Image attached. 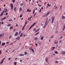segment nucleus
Wrapping results in <instances>:
<instances>
[{
	"label": "nucleus",
	"instance_id": "39448f33",
	"mask_svg": "<svg viewBox=\"0 0 65 65\" xmlns=\"http://www.w3.org/2000/svg\"><path fill=\"white\" fill-rule=\"evenodd\" d=\"M4 33H0V37L4 36Z\"/></svg>",
	"mask_w": 65,
	"mask_h": 65
},
{
	"label": "nucleus",
	"instance_id": "e433bc0d",
	"mask_svg": "<svg viewBox=\"0 0 65 65\" xmlns=\"http://www.w3.org/2000/svg\"><path fill=\"white\" fill-rule=\"evenodd\" d=\"M54 37V36H52L51 37H50V38H53Z\"/></svg>",
	"mask_w": 65,
	"mask_h": 65
},
{
	"label": "nucleus",
	"instance_id": "a211bd4d",
	"mask_svg": "<svg viewBox=\"0 0 65 65\" xmlns=\"http://www.w3.org/2000/svg\"><path fill=\"white\" fill-rule=\"evenodd\" d=\"M16 39L17 40H19V39H20V37H18L17 38H16Z\"/></svg>",
	"mask_w": 65,
	"mask_h": 65
},
{
	"label": "nucleus",
	"instance_id": "ddd939ff",
	"mask_svg": "<svg viewBox=\"0 0 65 65\" xmlns=\"http://www.w3.org/2000/svg\"><path fill=\"white\" fill-rule=\"evenodd\" d=\"M25 26H24L22 28V30H25Z\"/></svg>",
	"mask_w": 65,
	"mask_h": 65
},
{
	"label": "nucleus",
	"instance_id": "9b49d317",
	"mask_svg": "<svg viewBox=\"0 0 65 65\" xmlns=\"http://www.w3.org/2000/svg\"><path fill=\"white\" fill-rule=\"evenodd\" d=\"M54 43L55 44H58V41H55Z\"/></svg>",
	"mask_w": 65,
	"mask_h": 65
},
{
	"label": "nucleus",
	"instance_id": "49530a36",
	"mask_svg": "<svg viewBox=\"0 0 65 65\" xmlns=\"http://www.w3.org/2000/svg\"><path fill=\"white\" fill-rule=\"evenodd\" d=\"M12 2L13 3H14L15 2V0H13Z\"/></svg>",
	"mask_w": 65,
	"mask_h": 65
},
{
	"label": "nucleus",
	"instance_id": "de8ad7c7",
	"mask_svg": "<svg viewBox=\"0 0 65 65\" xmlns=\"http://www.w3.org/2000/svg\"><path fill=\"white\" fill-rule=\"evenodd\" d=\"M62 5H61L60 7L61 8V9H62Z\"/></svg>",
	"mask_w": 65,
	"mask_h": 65
},
{
	"label": "nucleus",
	"instance_id": "f8f14e48",
	"mask_svg": "<svg viewBox=\"0 0 65 65\" xmlns=\"http://www.w3.org/2000/svg\"><path fill=\"white\" fill-rule=\"evenodd\" d=\"M5 44V43H2V46H4Z\"/></svg>",
	"mask_w": 65,
	"mask_h": 65
},
{
	"label": "nucleus",
	"instance_id": "b1692460",
	"mask_svg": "<svg viewBox=\"0 0 65 65\" xmlns=\"http://www.w3.org/2000/svg\"><path fill=\"white\" fill-rule=\"evenodd\" d=\"M44 37V36H43L42 37H41V40H43V38Z\"/></svg>",
	"mask_w": 65,
	"mask_h": 65
},
{
	"label": "nucleus",
	"instance_id": "5701e85b",
	"mask_svg": "<svg viewBox=\"0 0 65 65\" xmlns=\"http://www.w3.org/2000/svg\"><path fill=\"white\" fill-rule=\"evenodd\" d=\"M48 58L47 57H46V59H45V60H46V62H47V60H48Z\"/></svg>",
	"mask_w": 65,
	"mask_h": 65
},
{
	"label": "nucleus",
	"instance_id": "6ab92c4d",
	"mask_svg": "<svg viewBox=\"0 0 65 65\" xmlns=\"http://www.w3.org/2000/svg\"><path fill=\"white\" fill-rule=\"evenodd\" d=\"M22 11V8L20 7V11Z\"/></svg>",
	"mask_w": 65,
	"mask_h": 65
},
{
	"label": "nucleus",
	"instance_id": "bf43d9fd",
	"mask_svg": "<svg viewBox=\"0 0 65 65\" xmlns=\"http://www.w3.org/2000/svg\"><path fill=\"white\" fill-rule=\"evenodd\" d=\"M16 27H18V24H16Z\"/></svg>",
	"mask_w": 65,
	"mask_h": 65
},
{
	"label": "nucleus",
	"instance_id": "37998d69",
	"mask_svg": "<svg viewBox=\"0 0 65 65\" xmlns=\"http://www.w3.org/2000/svg\"><path fill=\"white\" fill-rule=\"evenodd\" d=\"M36 30V28H34L33 30V31H35Z\"/></svg>",
	"mask_w": 65,
	"mask_h": 65
},
{
	"label": "nucleus",
	"instance_id": "c03bdc74",
	"mask_svg": "<svg viewBox=\"0 0 65 65\" xmlns=\"http://www.w3.org/2000/svg\"><path fill=\"white\" fill-rule=\"evenodd\" d=\"M23 4H21V6H23Z\"/></svg>",
	"mask_w": 65,
	"mask_h": 65
},
{
	"label": "nucleus",
	"instance_id": "7ed1b4c3",
	"mask_svg": "<svg viewBox=\"0 0 65 65\" xmlns=\"http://www.w3.org/2000/svg\"><path fill=\"white\" fill-rule=\"evenodd\" d=\"M55 17H52V20L51 22L52 23H53V22H54V21L55 20Z\"/></svg>",
	"mask_w": 65,
	"mask_h": 65
},
{
	"label": "nucleus",
	"instance_id": "0eeeda50",
	"mask_svg": "<svg viewBox=\"0 0 65 65\" xmlns=\"http://www.w3.org/2000/svg\"><path fill=\"white\" fill-rule=\"evenodd\" d=\"M40 29V28H39L38 29H36V30L35 31V33H36V32H38V31H39V30Z\"/></svg>",
	"mask_w": 65,
	"mask_h": 65
},
{
	"label": "nucleus",
	"instance_id": "a19ab883",
	"mask_svg": "<svg viewBox=\"0 0 65 65\" xmlns=\"http://www.w3.org/2000/svg\"><path fill=\"white\" fill-rule=\"evenodd\" d=\"M23 17V15H20V18H22Z\"/></svg>",
	"mask_w": 65,
	"mask_h": 65
},
{
	"label": "nucleus",
	"instance_id": "9d476101",
	"mask_svg": "<svg viewBox=\"0 0 65 65\" xmlns=\"http://www.w3.org/2000/svg\"><path fill=\"white\" fill-rule=\"evenodd\" d=\"M48 22H48V21L47 22H46L45 24V26H46L47 25V24H48Z\"/></svg>",
	"mask_w": 65,
	"mask_h": 65
},
{
	"label": "nucleus",
	"instance_id": "473e14b6",
	"mask_svg": "<svg viewBox=\"0 0 65 65\" xmlns=\"http://www.w3.org/2000/svg\"><path fill=\"white\" fill-rule=\"evenodd\" d=\"M50 12H48L47 14V16L49 14H50Z\"/></svg>",
	"mask_w": 65,
	"mask_h": 65
},
{
	"label": "nucleus",
	"instance_id": "5fc2aeb1",
	"mask_svg": "<svg viewBox=\"0 0 65 65\" xmlns=\"http://www.w3.org/2000/svg\"><path fill=\"white\" fill-rule=\"evenodd\" d=\"M4 20H5V19H6V17H4Z\"/></svg>",
	"mask_w": 65,
	"mask_h": 65
},
{
	"label": "nucleus",
	"instance_id": "79ce46f5",
	"mask_svg": "<svg viewBox=\"0 0 65 65\" xmlns=\"http://www.w3.org/2000/svg\"><path fill=\"white\" fill-rule=\"evenodd\" d=\"M15 31H16V29H14V30H13V31L14 32H15Z\"/></svg>",
	"mask_w": 65,
	"mask_h": 65
},
{
	"label": "nucleus",
	"instance_id": "4be33fe9",
	"mask_svg": "<svg viewBox=\"0 0 65 65\" xmlns=\"http://www.w3.org/2000/svg\"><path fill=\"white\" fill-rule=\"evenodd\" d=\"M65 29V25H64V26L63 27V31H64V30Z\"/></svg>",
	"mask_w": 65,
	"mask_h": 65
},
{
	"label": "nucleus",
	"instance_id": "423d86ee",
	"mask_svg": "<svg viewBox=\"0 0 65 65\" xmlns=\"http://www.w3.org/2000/svg\"><path fill=\"white\" fill-rule=\"evenodd\" d=\"M10 6H11V9H12L13 8V4H11L10 5Z\"/></svg>",
	"mask_w": 65,
	"mask_h": 65
},
{
	"label": "nucleus",
	"instance_id": "bb28decb",
	"mask_svg": "<svg viewBox=\"0 0 65 65\" xmlns=\"http://www.w3.org/2000/svg\"><path fill=\"white\" fill-rule=\"evenodd\" d=\"M25 55H26L27 54V52H24Z\"/></svg>",
	"mask_w": 65,
	"mask_h": 65
},
{
	"label": "nucleus",
	"instance_id": "2f4dec72",
	"mask_svg": "<svg viewBox=\"0 0 65 65\" xmlns=\"http://www.w3.org/2000/svg\"><path fill=\"white\" fill-rule=\"evenodd\" d=\"M39 33V32H38L37 33H36V34H35V35H37V34H38Z\"/></svg>",
	"mask_w": 65,
	"mask_h": 65
},
{
	"label": "nucleus",
	"instance_id": "cd10ccee",
	"mask_svg": "<svg viewBox=\"0 0 65 65\" xmlns=\"http://www.w3.org/2000/svg\"><path fill=\"white\" fill-rule=\"evenodd\" d=\"M37 13V12H36L35 13V14L34 15V17H35V15H36V14Z\"/></svg>",
	"mask_w": 65,
	"mask_h": 65
},
{
	"label": "nucleus",
	"instance_id": "4d7b16f0",
	"mask_svg": "<svg viewBox=\"0 0 65 65\" xmlns=\"http://www.w3.org/2000/svg\"><path fill=\"white\" fill-rule=\"evenodd\" d=\"M4 19L3 18H2L1 19V21H3L4 20Z\"/></svg>",
	"mask_w": 65,
	"mask_h": 65
},
{
	"label": "nucleus",
	"instance_id": "c85d7f7f",
	"mask_svg": "<svg viewBox=\"0 0 65 65\" xmlns=\"http://www.w3.org/2000/svg\"><path fill=\"white\" fill-rule=\"evenodd\" d=\"M14 65H17V62H15L14 63Z\"/></svg>",
	"mask_w": 65,
	"mask_h": 65
},
{
	"label": "nucleus",
	"instance_id": "f704fd0d",
	"mask_svg": "<svg viewBox=\"0 0 65 65\" xmlns=\"http://www.w3.org/2000/svg\"><path fill=\"white\" fill-rule=\"evenodd\" d=\"M46 22H48V18H47L46 20Z\"/></svg>",
	"mask_w": 65,
	"mask_h": 65
},
{
	"label": "nucleus",
	"instance_id": "e2e57ef3",
	"mask_svg": "<svg viewBox=\"0 0 65 65\" xmlns=\"http://www.w3.org/2000/svg\"><path fill=\"white\" fill-rule=\"evenodd\" d=\"M11 36H10L9 37V38H11Z\"/></svg>",
	"mask_w": 65,
	"mask_h": 65
},
{
	"label": "nucleus",
	"instance_id": "052dcab7",
	"mask_svg": "<svg viewBox=\"0 0 65 65\" xmlns=\"http://www.w3.org/2000/svg\"><path fill=\"white\" fill-rule=\"evenodd\" d=\"M31 11V9H30L29 10V12H30Z\"/></svg>",
	"mask_w": 65,
	"mask_h": 65
},
{
	"label": "nucleus",
	"instance_id": "f03ea898",
	"mask_svg": "<svg viewBox=\"0 0 65 65\" xmlns=\"http://www.w3.org/2000/svg\"><path fill=\"white\" fill-rule=\"evenodd\" d=\"M5 59V58H4L2 60V61H1V62H0V64H3L4 61V60Z\"/></svg>",
	"mask_w": 65,
	"mask_h": 65
},
{
	"label": "nucleus",
	"instance_id": "774afa93",
	"mask_svg": "<svg viewBox=\"0 0 65 65\" xmlns=\"http://www.w3.org/2000/svg\"><path fill=\"white\" fill-rule=\"evenodd\" d=\"M4 24V22H2V24Z\"/></svg>",
	"mask_w": 65,
	"mask_h": 65
},
{
	"label": "nucleus",
	"instance_id": "0e129e2a",
	"mask_svg": "<svg viewBox=\"0 0 65 65\" xmlns=\"http://www.w3.org/2000/svg\"><path fill=\"white\" fill-rule=\"evenodd\" d=\"M35 45H36V46H37V43H36L35 44Z\"/></svg>",
	"mask_w": 65,
	"mask_h": 65
},
{
	"label": "nucleus",
	"instance_id": "c9c22d12",
	"mask_svg": "<svg viewBox=\"0 0 65 65\" xmlns=\"http://www.w3.org/2000/svg\"><path fill=\"white\" fill-rule=\"evenodd\" d=\"M27 12H29V9H27Z\"/></svg>",
	"mask_w": 65,
	"mask_h": 65
},
{
	"label": "nucleus",
	"instance_id": "6e6d98bb",
	"mask_svg": "<svg viewBox=\"0 0 65 65\" xmlns=\"http://www.w3.org/2000/svg\"><path fill=\"white\" fill-rule=\"evenodd\" d=\"M41 9H40V10H39V12L40 13V12H41Z\"/></svg>",
	"mask_w": 65,
	"mask_h": 65
},
{
	"label": "nucleus",
	"instance_id": "dca6fc26",
	"mask_svg": "<svg viewBox=\"0 0 65 65\" xmlns=\"http://www.w3.org/2000/svg\"><path fill=\"white\" fill-rule=\"evenodd\" d=\"M4 12L3 11V12L0 15V17H1V15H3V13Z\"/></svg>",
	"mask_w": 65,
	"mask_h": 65
},
{
	"label": "nucleus",
	"instance_id": "338daca9",
	"mask_svg": "<svg viewBox=\"0 0 65 65\" xmlns=\"http://www.w3.org/2000/svg\"><path fill=\"white\" fill-rule=\"evenodd\" d=\"M21 31H20L19 32V34H20V33H21Z\"/></svg>",
	"mask_w": 65,
	"mask_h": 65
},
{
	"label": "nucleus",
	"instance_id": "a878e982",
	"mask_svg": "<svg viewBox=\"0 0 65 65\" xmlns=\"http://www.w3.org/2000/svg\"><path fill=\"white\" fill-rule=\"evenodd\" d=\"M38 39L37 38V37H36L34 39L35 40H37V39Z\"/></svg>",
	"mask_w": 65,
	"mask_h": 65
},
{
	"label": "nucleus",
	"instance_id": "58836bf2",
	"mask_svg": "<svg viewBox=\"0 0 65 65\" xmlns=\"http://www.w3.org/2000/svg\"><path fill=\"white\" fill-rule=\"evenodd\" d=\"M58 52L57 51H56L55 52V54H58Z\"/></svg>",
	"mask_w": 65,
	"mask_h": 65
},
{
	"label": "nucleus",
	"instance_id": "20e7f679",
	"mask_svg": "<svg viewBox=\"0 0 65 65\" xmlns=\"http://www.w3.org/2000/svg\"><path fill=\"white\" fill-rule=\"evenodd\" d=\"M4 10H3V11H4V12H7L8 10L6 8H4Z\"/></svg>",
	"mask_w": 65,
	"mask_h": 65
},
{
	"label": "nucleus",
	"instance_id": "6e6552de",
	"mask_svg": "<svg viewBox=\"0 0 65 65\" xmlns=\"http://www.w3.org/2000/svg\"><path fill=\"white\" fill-rule=\"evenodd\" d=\"M14 36H17L18 35V32H17L15 33V34L14 35Z\"/></svg>",
	"mask_w": 65,
	"mask_h": 65
},
{
	"label": "nucleus",
	"instance_id": "8fccbe9b",
	"mask_svg": "<svg viewBox=\"0 0 65 65\" xmlns=\"http://www.w3.org/2000/svg\"><path fill=\"white\" fill-rule=\"evenodd\" d=\"M23 35L24 37H25L26 36V35L25 34H23Z\"/></svg>",
	"mask_w": 65,
	"mask_h": 65
},
{
	"label": "nucleus",
	"instance_id": "680f3d73",
	"mask_svg": "<svg viewBox=\"0 0 65 65\" xmlns=\"http://www.w3.org/2000/svg\"><path fill=\"white\" fill-rule=\"evenodd\" d=\"M10 59H11V58H9L8 59V60H10Z\"/></svg>",
	"mask_w": 65,
	"mask_h": 65
},
{
	"label": "nucleus",
	"instance_id": "603ef678",
	"mask_svg": "<svg viewBox=\"0 0 65 65\" xmlns=\"http://www.w3.org/2000/svg\"><path fill=\"white\" fill-rule=\"evenodd\" d=\"M9 42H6V43L7 44H9Z\"/></svg>",
	"mask_w": 65,
	"mask_h": 65
},
{
	"label": "nucleus",
	"instance_id": "412c9836",
	"mask_svg": "<svg viewBox=\"0 0 65 65\" xmlns=\"http://www.w3.org/2000/svg\"><path fill=\"white\" fill-rule=\"evenodd\" d=\"M17 9V7H15V8H14V11H15L17 10V9Z\"/></svg>",
	"mask_w": 65,
	"mask_h": 65
},
{
	"label": "nucleus",
	"instance_id": "1a4fd4ad",
	"mask_svg": "<svg viewBox=\"0 0 65 65\" xmlns=\"http://www.w3.org/2000/svg\"><path fill=\"white\" fill-rule=\"evenodd\" d=\"M24 56V54H19V56Z\"/></svg>",
	"mask_w": 65,
	"mask_h": 65
},
{
	"label": "nucleus",
	"instance_id": "f257e3e1",
	"mask_svg": "<svg viewBox=\"0 0 65 65\" xmlns=\"http://www.w3.org/2000/svg\"><path fill=\"white\" fill-rule=\"evenodd\" d=\"M36 24V22L35 23H34L30 27L29 29H28V30H30L31 28H32V27H34V25L35 24Z\"/></svg>",
	"mask_w": 65,
	"mask_h": 65
},
{
	"label": "nucleus",
	"instance_id": "4468645a",
	"mask_svg": "<svg viewBox=\"0 0 65 65\" xmlns=\"http://www.w3.org/2000/svg\"><path fill=\"white\" fill-rule=\"evenodd\" d=\"M55 47H53L52 48H51V50L52 51H53L54 50H55Z\"/></svg>",
	"mask_w": 65,
	"mask_h": 65
},
{
	"label": "nucleus",
	"instance_id": "4c0bfd02",
	"mask_svg": "<svg viewBox=\"0 0 65 65\" xmlns=\"http://www.w3.org/2000/svg\"><path fill=\"white\" fill-rule=\"evenodd\" d=\"M47 5H48V6L49 7L51 6V4H48Z\"/></svg>",
	"mask_w": 65,
	"mask_h": 65
},
{
	"label": "nucleus",
	"instance_id": "c756f323",
	"mask_svg": "<svg viewBox=\"0 0 65 65\" xmlns=\"http://www.w3.org/2000/svg\"><path fill=\"white\" fill-rule=\"evenodd\" d=\"M10 28L11 29H13V26H11V27H10Z\"/></svg>",
	"mask_w": 65,
	"mask_h": 65
},
{
	"label": "nucleus",
	"instance_id": "3c124183",
	"mask_svg": "<svg viewBox=\"0 0 65 65\" xmlns=\"http://www.w3.org/2000/svg\"><path fill=\"white\" fill-rule=\"evenodd\" d=\"M38 6H40V7H41V5H40L39 4H38Z\"/></svg>",
	"mask_w": 65,
	"mask_h": 65
},
{
	"label": "nucleus",
	"instance_id": "ea45409f",
	"mask_svg": "<svg viewBox=\"0 0 65 65\" xmlns=\"http://www.w3.org/2000/svg\"><path fill=\"white\" fill-rule=\"evenodd\" d=\"M9 21V22H10V21H12V19H10V20Z\"/></svg>",
	"mask_w": 65,
	"mask_h": 65
},
{
	"label": "nucleus",
	"instance_id": "69168bd1",
	"mask_svg": "<svg viewBox=\"0 0 65 65\" xmlns=\"http://www.w3.org/2000/svg\"><path fill=\"white\" fill-rule=\"evenodd\" d=\"M13 44V43H12L10 44V45H12Z\"/></svg>",
	"mask_w": 65,
	"mask_h": 65
},
{
	"label": "nucleus",
	"instance_id": "f3484780",
	"mask_svg": "<svg viewBox=\"0 0 65 65\" xmlns=\"http://www.w3.org/2000/svg\"><path fill=\"white\" fill-rule=\"evenodd\" d=\"M62 55H65V51H63L62 52Z\"/></svg>",
	"mask_w": 65,
	"mask_h": 65
},
{
	"label": "nucleus",
	"instance_id": "7c9ffc66",
	"mask_svg": "<svg viewBox=\"0 0 65 65\" xmlns=\"http://www.w3.org/2000/svg\"><path fill=\"white\" fill-rule=\"evenodd\" d=\"M7 26H9V27H10V26H11V25L10 24H9Z\"/></svg>",
	"mask_w": 65,
	"mask_h": 65
},
{
	"label": "nucleus",
	"instance_id": "a18cd8bd",
	"mask_svg": "<svg viewBox=\"0 0 65 65\" xmlns=\"http://www.w3.org/2000/svg\"><path fill=\"white\" fill-rule=\"evenodd\" d=\"M39 44H41V42H39Z\"/></svg>",
	"mask_w": 65,
	"mask_h": 65
},
{
	"label": "nucleus",
	"instance_id": "09e8293b",
	"mask_svg": "<svg viewBox=\"0 0 65 65\" xmlns=\"http://www.w3.org/2000/svg\"><path fill=\"white\" fill-rule=\"evenodd\" d=\"M46 26H45V25L43 27V28H44V29H45V27Z\"/></svg>",
	"mask_w": 65,
	"mask_h": 65
},
{
	"label": "nucleus",
	"instance_id": "13d9d810",
	"mask_svg": "<svg viewBox=\"0 0 65 65\" xmlns=\"http://www.w3.org/2000/svg\"><path fill=\"white\" fill-rule=\"evenodd\" d=\"M55 63H58V61H55Z\"/></svg>",
	"mask_w": 65,
	"mask_h": 65
},
{
	"label": "nucleus",
	"instance_id": "aec40b11",
	"mask_svg": "<svg viewBox=\"0 0 65 65\" xmlns=\"http://www.w3.org/2000/svg\"><path fill=\"white\" fill-rule=\"evenodd\" d=\"M62 19H65V17L62 16Z\"/></svg>",
	"mask_w": 65,
	"mask_h": 65
},
{
	"label": "nucleus",
	"instance_id": "393cba45",
	"mask_svg": "<svg viewBox=\"0 0 65 65\" xmlns=\"http://www.w3.org/2000/svg\"><path fill=\"white\" fill-rule=\"evenodd\" d=\"M35 9H34L33 11V14H34V13H35Z\"/></svg>",
	"mask_w": 65,
	"mask_h": 65
},
{
	"label": "nucleus",
	"instance_id": "72a5a7b5",
	"mask_svg": "<svg viewBox=\"0 0 65 65\" xmlns=\"http://www.w3.org/2000/svg\"><path fill=\"white\" fill-rule=\"evenodd\" d=\"M34 49L33 48H32L31 49V51H32L33 52H34Z\"/></svg>",
	"mask_w": 65,
	"mask_h": 65
},
{
	"label": "nucleus",
	"instance_id": "2eb2a0df",
	"mask_svg": "<svg viewBox=\"0 0 65 65\" xmlns=\"http://www.w3.org/2000/svg\"><path fill=\"white\" fill-rule=\"evenodd\" d=\"M27 23H28V21H26L25 22L24 25V26H26V25H27Z\"/></svg>",
	"mask_w": 65,
	"mask_h": 65
},
{
	"label": "nucleus",
	"instance_id": "864d4df0",
	"mask_svg": "<svg viewBox=\"0 0 65 65\" xmlns=\"http://www.w3.org/2000/svg\"><path fill=\"white\" fill-rule=\"evenodd\" d=\"M2 53V52H1V51H0V55H1V54Z\"/></svg>",
	"mask_w": 65,
	"mask_h": 65
}]
</instances>
